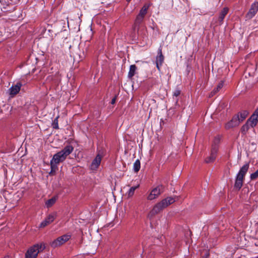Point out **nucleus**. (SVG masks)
I'll return each instance as SVG.
<instances>
[{
	"label": "nucleus",
	"mask_w": 258,
	"mask_h": 258,
	"mask_svg": "<svg viewBox=\"0 0 258 258\" xmlns=\"http://www.w3.org/2000/svg\"><path fill=\"white\" fill-rule=\"evenodd\" d=\"M73 150L74 148L72 146L68 145L53 155L50 161L51 172H55L57 169V164L63 161L66 157L73 152Z\"/></svg>",
	"instance_id": "nucleus-1"
},
{
	"label": "nucleus",
	"mask_w": 258,
	"mask_h": 258,
	"mask_svg": "<svg viewBox=\"0 0 258 258\" xmlns=\"http://www.w3.org/2000/svg\"><path fill=\"white\" fill-rule=\"evenodd\" d=\"M249 163H245L240 169L239 172L236 174L234 188L239 190L243 185L245 175H246L249 169Z\"/></svg>",
	"instance_id": "nucleus-2"
},
{
	"label": "nucleus",
	"mask_w": 258,
	"mask_h": 258,
	"mask_svg": "<svg viewBox=\"0 0 258 258\" xmlns=\"http://www.w3.org/2000/svg\"><path fill=\"white\" fill-rule=\"evenodd\" d=\"M45 248L43 243L34 245L29 248L25 254V258H36L38 254Z\"/></svg>",
	"instance_id": "nucleus-3"
},
{
	"label": "nucleus",
	"mask_w": 258,
	"mask_h": 258,
	"mask_svg": "<svg viewBox=\"0 0 258 258\" xmlns=\"http://www.w3.org/2000/svg\"><path fill=\"white\" fill-rule=\"evenodd\" d=\"M164 186L163 185H159L154 188L148 196L147 200L152 201L157 198L164 191Z\"/></svg>",
	"instance_id": "nucleus-4"
},
{
	"label": "nucleus",
	"mask_w": 258,
	"mask_h": 258,
	"mask_svg": "<svg viewBox=\"0 0 258 258\" xmlns=\"http://www.w3.org/2000/svg\"><path fill=\"white\" fill-rule=\"evenodd\" d=\"M71 238V235H63L54 239L50 243V246L53 248L59 247L67 242Z\"/></svg>",
	"instance_id": "nucleus-5"
},
{
	"label": "nucleus",
	"mask_w": 258,
	"mask_h": 258,
	"mask_svg": "<svg viewBox=\"0 0 258 258\" xmlns=\"http://www.w3.org/2000/svg\"><path fill=\"white\" fill-rule=\"evenodd\" d=\"M157 53L158 55L156 57V65L158 70L160 71L161 67L162 66L164 60V56L162 54L161 46L158 48Z\"/></svg>",
	"instance_id": "nucleus-6"
},
{
	"label": "nucleus",
	"mask_w": 258,
	"mask_h": 258,
	"mask_svg": "<svg viewBox=\"0 0 258 258\" xmlns=\"http://www.w3.org/2000/svg\"><path fill=\"white\" fill-rule=\"evenodd\" d=\"M258 11V2H255L252 4L248 12L246 14L247 19H251L253 18Z\"/></svg>",
	"instance_id": "nucleus-7"
},
{
	"label": "nucleus",
	"mask_w": 258,
	"mask_h": 258,
	"mask_svg": "<svg viewBox=\"0 0 258 258\" xmlns=\"http://www.w3.org/2000/svg\"><path fill=\"white\" fill-rule=\"evenodd\" d=\"M240 124V121L238 120V116L234 115L232 119L225 124V127L229 130L232 127L237 126Z\"/></svg>",
	"instance_id": "nucleus-8"
},
{
	"label": "nucleus",
	"mask_w": 258,
	"mask_h": 258,
	"mask_svg": "<svg viewBox=\"0 0 258 258\" xmlns=\"http://www.w3.org/2000/svg\"><path fill=\"white\" fill-rule=\"evenodd\" d=\"M247 121L249 123V125L251 127H254L257 124L258 122V108L255 109L254 113Z\"/></svg>",
	"instance_id": "nucleus-9"
},
{
	"label": "nucleus",
	"mask_w": 258,
	"mask_h": 258,
	"mask_svg": "<svg viewBox=\"0 0 258 258\" xmlns=\"http://www.w3.org/2000/svg\"><path fill=\"white\" fill-rule=\"evenodd\" d=\"M56 217L55 213H52L48 215L45 219L40 223L39 227L41 228H44L48 224L52 223Z\"/></svg>",
	"instance_id": "nucleus-10"
},
{
	"label": "nucleus",
	"mask_w": 258,
	"mask_h": 258,
	"mask_svg": "<svg viewBox=\"0 0 258 258\" xmlns=\"http://www.w3.org/2000/svg\"><path fill=\"white\" fill-rule=\"evenodd\" d=\"M217 151L218 147L215 146H213L211 150L210 156L205 159V162L208 163L213 162L216 159Z\"/></svg>",
	"instance_id": "nucleus-11"
},
{
	"label": "nucleus",
	"mask_w": 258,
	"mask_h": 258,
	"mask_svg": "<svg viewBox=\"0 0 258 258\" xmlns=\"http://www.w3.org/2000/svg\"><path fill=\"white\" fill-rule=\"evenodd\" d=\"M101 161V156L100 155H97L90 165L91 169L92 170H96L100 165Z\"/></svg>",
	"instance_id": "nucleus-12"
},
{
	"label": "nucleus",
	"mask_w": 258,
	"mask_h": 258,
	"mask_svg": "<svg viewBox=\"0 0 258 258\" xmlns=\"http://www.w3.org/2000/svg\"><path fill=\"white\" fill-rule=\"evenodd\" d=\"M21 86L22 84L20 83L12 85L9 89L10 94L12 95L17 94L20 91Z\"/></svg>",
	"instance_id": "nucleus-13"
},
{
	"label": "nucleus",
	"mask_w": 258,
	"mask_h": 258,
	"mask_svg": "<svg viewBox=\"0 0 258 258\" xmlns=\"http://www.w3.org/2000/svg\"><path fill=\"white\" fill-rule=\"evenodd\" d=\"M175 200L172 197H167L162 200L160 202L161 204L164 209L170 205L175 202Z\"/></svg>",
	"instance_id": "nucleus-14"
},
{
	"label": "nucleus",
	"mask_w": 258,
	"mask_h": 258,
	"mask_svg": "<svg viewBox=\"0 0 258 258\" xmlns=\"http://www.w3.org/2000/svg\"><path fill=\"white\" fill-rule=\"evenodd\" d=\"M164 209V208L162 207V206L160 202H159L154 206L152 210L150 212V214H151L152 215L157 214L159 213L160 212H161Z\"/></svg>",
	"instance_id": "nucleus-15"
},
{
	"label": "nucleus",
	"mask_w": 258,
	"mask_h": 258,
	"mask_svg": "<svg viewBox=\"0 0 258 258\" xmlns=\"http://www.w3.org/2000/svg\"><path fill=\"white\" fill-rule=\"evenodd\" d=\"M206 6L209 9H212L216 7L220 0H205Z\"/></svg>",
	"instance_id": "nucleus-16"
},
{
	"label": "nucleus",
	"mask_w": 258,
	"mask_h": 258,
	"mask_svg": "<svg viewBox=\"0 0 258 258\" xmlns=\"http://www.w3.org/2000/svg\"><path fill=\"white\" fill-rule=\"evenodd\" d=\"M228 9L226 7L224 8L221 12L220 13L219 18H218V21H219V23L220 24H221L223 22V21L224 19L225 18V16L228 14Z\"/></svg>",
	"instance_id": "nucleus-17"
},
{
	"label": "nucleus",
	"mask_w": 258,
	"mask_h": 258,
	"mask_svg": "<svg viewBox=\"0 0 258 258\" xmlns=\"http://www.w3.org/2000/svg\"><path fill=\"white\" fill-rule=\"evenodd\" d=\"M248 114V111L246 110H243L241 112L238 113L236 115V116H238V120L240 121V123L242 122L247 116Z\"/></svg>",
	"instance_id": "nucleus-18"
},
{
	"label": "nucleus",
	"mask_w": 258,
	"mask_h": 258,
	"mask_svg": "<svg viewBox=\"0 0 258 258\" xmlns=\"http://www.w3.org/2000/svg\"><path fill=\"white\" fill-rule=\"evenodd\" d=\"M224 85V82L223 81H221L218 85L217 86L216 88H215L211 92L210 94V96H212L214 95L216 93H217L218 92H219L223 87Z\"/></svg>",
	"instance_id": "nucleus-19"
},
{
	"label": "nucleus",
	"mask_w": 258,
	"mask_h": 258,
	"mask_svg": "<svg viewBox=\"0 0 258 258\" xmlns=\"http://www.w3.org/2000/svg\"><path fill=\"white\" fill-rule=\"evenodd\" d=\"M137 70V67L136 65L132 64L130 67L129 72L128 73V78L132 79L133 76L135 75Z\"/></svg>",
	"instance_id": "nucleus-20"
},
{
	"label": "nucleus",
	"mask_w": 258,
	"mask_h": 258,
	"mask_svg": "<svg viewBox=\"0 0 258 258\" xmlns=\"http://www.w3.org/2000/svg\"><path fill=\"white\" fill-rule=\"evenodd\" d=\"M150 7L149 5L145 4L140 10L139 15L142 16L145 18L146 15L147 13L148 10Z\"/></svg>",
	"instance_id": "nucleus-21"
},
{
	"label": "nucleus",
	"mask_w": 258,
	"mask_h": 258,
	"mask_svg": "<svg viewBox=\"0 0 258 258\" xmlns=\"http://www.w3.org/2000/svg\"><path fill=\"white\" fill-rule=\"evenodd\" d=\"M250 126L249 125V123L246 121V123L243 124L241 128V133L243 135H245L249 130Z\"/></svg>",
	"instance_id": "nucleus-22"
},
{
	"label": "nucleus",
	"mask_w": 258,
	"mask_h": 258,
	"mask_svg": "<svg viewBox=\"0 0 258 258\" xmlns=\"http://www.w3.org/2000/svg\"><path fill=\"white\" fill-rule=\"evenodd\" d=\"M141 168V163L139 159H137L133 165V169L135 172H138Z\"/></svg>",
	"instance_id": "nucleus-23"
},
{
	"label": "nucleus",
	"mask_w": 258,
	"mask_h": 258,
	"mask_svg": "<svg viewBox=\"0 0 258 258\" xmlns=\"http://www.w3.org/2000/svg\"><path fill=\"white\" fill-rule=\"evenodd\" d=\"M56 202V198L55 197H53L51 199L47 200L45 202V205L47 208H49L51 207Z\"/></svg>",
	"instance_id": "nucleus-24"
},
{
	"label": "nucleus",
	"mask_w": 258,
	"mask_h": 258,
	"mask_svg": "<svg viewBox=\"0 0 258 258\" xmlns=\"http://www.w3.org/2000/svg\"><path fill=\"white\" fill-rule=\"evenodd\" d=\"M144 19V17L138 15L135 20V24L136 26H139L143 22Z\"/></svg>",
	"instance_id": "nucleus-25"
},
{
	"label": "nucleus",
	"mask_w": 258,
	"mask_h": 258,
	"mask_svg": "<svg viewBox=\"0 0 258 258\" xmlns=\"http://www.w3.org/2000/svg\"><path fill=\"white\" fill-rule=\"evenodd\" d=\"M139 185H137V186H132V187H131L130 188V189H129V190L128 191V192H127V196H128V197H132V196L134 195V193H135V190H136L137 188H138V187H139Z\"/></svg>",
	"instance_id": "nucleus-26"
},
{
	"label": "nucleus",
	"mask_w": 258,
	"mask_h": 258,
	"mask_svg": "<svg viewBox=\"0 0 258 258\" xmlns=\"http://www.w3.org/2000/svg\"><path fill=\"white\" fill-rule=\"evenodd\" d=\"M220 137L219 136L215 137L213 140L212 147L215 146L218 147V145L220 143Z\"/></svg>",
	"instance_id": "nucleus-27"
},
{
	"label": "nucleus",
	"mask_w": 258,
	"mask_h": 258,
	"mask_svg": "<svg viewBox=\"0 0 258 258\" xmlns=\"http://www.w3.org/2000/svg\"><path fill=\"white\" fill-rule=\"evenodd\" d=\"M58 117H56L53 120V128H55V129H57L58 128Z\"/></svg>",
	"instance_id": "nucleus-28"
},
{
	"label": "nucleus",
	"mask_w": 258,
	"mask_h": 258,
	"mask_svg": "<svg viewBox=\"0 0 258 258\" xmlns=\"http://www.w3.org/2000/svg\"><path fill=\"white\" fill-rule=\"evenodd\" d=\"M250 177L251 180L255 179L257 177H258V169L255 172L251 174Z\"/></svg>",
	"instance_id": "nucleus-29"
},
{
	"label": "nucleus",
	"mask_w": 258,
	"mask_h": 258,
	"mask_svg": "<svg viewBox=\"0 0 258 258\" xmlns=\"http://www.w3.org/2000/svg\"><path fill=\"white\" fill-rule=\"evenodd\" d=\"M181 91L179 89H176L173 93V96L177 97L180 94Z\"/></svg>",
	"instance_id": "nucleus-30"
},
{
	"label": "nucleus",
	"mask_w": 258,
	"mask_h": 258,
	"mask_svg": "<svg viewBox=\"0 0 258 258\" xmlns=\"http://www.w3.org/2000/svg\"><path fill=\"white\" fill-rule=\"evenodd\" d=\"M209 256V253L208 252H206L204 255L203 256V258H208Z\"/></svg>",
	"instance_id": "nucleus-31"
},
{
	"label": "nucleus",
	"mask_w": 258,
	"mask_h": 258,
	"mask_svg": "<svg viewBox=\"0 0 258 258\" xmlns=\"http://www.w3.org/2000/svg\"><path fill=\"white\" fill-rule=\"evenodd\" d=\"M115 102H116V97H114L112 99L111 101V103L112 104H115Z\"/></svg>",
	"instance_id": "nucleus-32"
},
{
	"label": "nucleus",
	"mask_w": 258,
	"mask_h": 258,
	"mask_svg": "<svg viewBox=\"0 0 258 258\" xmlns=\"http://www.w3.org/2000/svg\"><path fill=\"white\" fill-rule=\"evenodd\" d=\"M4 258H10V257L9 256L7 255V256H5Z\"/></svg>",
	"instance_id": "nucleus-33"
},
{
	"label": "nucleus",
	"mask_w": 258,
	"mask_h": 258,
	"mask_svg": "<svg viewBox=\"0 0 258 258\" xmlns=\"http://www.w3.org/2000/svg\"><path fill=\"white\" fill-rule=\"evenodd\" d=\"M255 258H258V256H256Z\"/></svg>",
	"instance_id": "nucleus-34"
}]
</instances>
